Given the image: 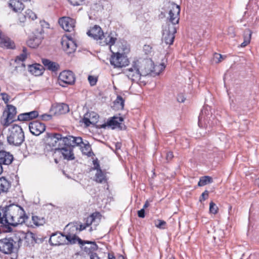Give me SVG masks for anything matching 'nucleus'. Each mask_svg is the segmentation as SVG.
Listing matches in <instances>:
<instances>
[{
  "label": "nucleus",
  "mask_w": 259,
  "mask_h": 259,
  "mask_svg": "<svg viewBox=\"0 0 259 259\" xmlns=\"http://www.w3.org/2000/svg\"><path fill=\"white\" fill-rule=\"evenodd\" d=\"M28 219L23 208L18 205L12 204L0 207V224L7 228L10 232L12 231L11 226L17 227L23 223L32 227V225L27 223Z\"/></svg>",
  "instance_id": "1"
},
{
  "label": "nucleus",
  "mask_w": 259,
  "mask_h": 259,
  "mask_svg": "<svg viewBox=\"0 0 259 259\" xmlns=\"http://www.w3.org/2000/svg\"><path fill=\"white\" fill-rule=\"evenodd\" d=\"M168 13L167 17V26L163 30V41L166 45H172L177 32L176 26L180 20V7L174 3H168Z\"/></svg>",
  "instance_id": "2"
},
{
  "label": "nucleus",
  "mask_w": 259,
  "mask_h": 259,
  "mask_svg": "<svg viewBox=\"0 0 259 259\" xmlns=\"http://www.w3.org/2000/svg\"><path fill=\"white\" fill-rule=\"evenodd\" d=\"M9 135L7 141L10 145L19 146L24 141V134L21 127L16 124H13L9 128Z\"/></svg>",
  "instance_id": "3"
},
{
  "label": "nucleus",
  "mask_w": 259,
  "mask_h": 259,
  "mask_svg": "<svg viewBox=\"0 0 259 259\" xmlns=\"http://www.w3.org/2000/svg\"><path fill=\"white\" fill-rule=\"evenodd\" d=\"M17 114L16 108L10 104H7L0 118V123L4 127H8L13 122L15 121Z\"/></svg>",
  "instance_id": "4"
},
{
  "label": "nucleus",
  "mask_w": 259,
  "mask_h": 259,
  "mask_svg": "<svg viewBox=\"0 0 259 259\" xmlns=\"http://www.w3.org/2000/svg\"><path fill=\"white\" fill-rule=\"evenodd\" d=\"M216 121L207 108L202 109L198 117V124L199 127L206 128H210L213 126L214 123H217Z\"/></svg>",
  "instance_id": "5"
},
{
  "label": "nucleus",
  "mask_w": 259,
  "mask_h": 259,
  "mask_svg": "<svg viewBox=\"0 0 259 259\" xmlns=\"http://www.w3.org/2000/svg\"><path fill=\"white\" fill-rule=\"evenodd\" d=\"M16 242L12 237L0 239V255H10L14 252Z\"/></svg>",
  "instance_id": "6"
},
{
  "label": "nucleus",
  "mask_w": 259,
  "mask_h": 259,
  "mask_svg": "<svg viewBox=\"0 0 259 259\" xmlns=\"http://www.w3.org/2000/svg\"><path fill=\"white\" fill-rule=\"evenodd\" d=\"M139 61H134L129 68L125 69L124 73L133 81H138L141 78L142 72L140 71Z\"/></svg>",
  "instance_id": "7"
},
{
  "label": "nucleus",
  "mask_w": 259,
  "mask_h": 259,
  "mask_svg": "<svg viewBox=\"0 0 259 259\" xmlns=\"http://www.w3.org/2000/svg\"><path fill=\"white\" fill-rule=\"evenodd\" d=\"M124 53H112L111 56L110 62V64L114 67L121 68L128 65L129 63L127 56Z\"/></svg>",
  "instance_id": "8"
},
{
  "label": "nucleus",
  "mask_w": 259,
  "mask_h": 259,
  "mask_svg": "<svg viewBox=\"0 0 259 259\" xmlns=\"http://www.w3.org/2000/svg\"><path fill=\"white\" fill-rule=\"evenodd\" d=\"M49 138L52 141V145L53 147H56L57 142H62L65 147L69 148H71L72 136H68L65 137H62V135L58 133H51L48 134Z\"/></svg>",
  "instance_id": "9"
},
{
  "label": "nucleus",
  "mask_w": 259,
  "mask_h": 259,
  "mask_svg": "<svg viewBox=\"0 0 259 259\" xmlns=\"http://www.w3.org/2000/svg\"><path fill=\"white\" fill-rule=\"evenodd\" d=\"M61 45L63 50L67 54L74 53L77 47L76 41L67 35H64L62 37Z\"/></svg>",
  "instance_id": "10"
},
{
  "label": "nucleus",
  "mask_w": 259,
  "mask_h": 259,
  "mask_svg": "<svg viewBox=\"0 0 259 259\" xmlns=\"http://www.w3.org/2000/svg\"><path fill=\"white\" fill-rule=\"evenodd\" d=\"M58 80L60 85L65 87L66 85L74 84L75 77L71 71L64 70L60 73Z\"/></svg>",
  "instance_id": "11"
},
{
  "label": "nucleus",
  "mask_w": 259,
  "mask_h": 259,
  "mask_svg": "<svg viewBox=\"0 0 259 259\" xmlns=\"http://www.w3.org/2000/svg\"><path fill=\"white\" fill-rule=\"evenodd\" d=\"M58 23L66 31L71 32L74 30L75 20L70 17H63L59 19Z\"/></svg>",
  "instance_id": "12"
},
{
  "label": "nucleus",
  "mask_w": 259,
  "mask_h": 259,
  "mask_svg": "<svg viewBox=\"0 0 259 259\" xmlns=\"http://www.w3.org/2000/svg\"><path fill=\"white\" fill-rule=\"evenodd\" d=\"M29 129L32 134L39 136L45 131L46 125L40 121H33L29 123Z\"/></svg>",
  "instance_id": "13"
},
{
  "label": "nucleus",
  "mask_w": 259,
  "mask_h": 259,
  "mask_svg": "<svg viewBox=\"0 0 259 259\" xmlns=\"http://www.w3.org/2000/svg\"><path fill=\"white\" fill-rule=\"evenodd\" d=\"M123 121V118L121 116H114L109 118L106 124L108 126L111 127L112 129L118 128L120 130L125 128V125H122V122Z\"/></svg>",
  "instance_id": "14"
},
{
  "label": "nucleus",
  "mask_w": 259,
  "mask_h": 259,
  "mask_svg": "<svg viewBox=\"0 0 259 259\" xmlns=\"http://www.w3.org/2000/svg\"><path fill=\"white\" fill-rule=\"evenodd\" d=\"M87 33L89 36L93 37L96 40H102L104 37V34L101 28L97 25L91 28Z\"/></svg>",
  "instance_id": "15"
},
{
  "label": "nucleus",
  "mask_w": 259,
  "mask_h": 259,
  "mask_svg": "<svg viewBox=\"0 0 259 259\" xmlns=\"http://www.w3.org/2000/svg\"><path fill=\"white\" fill-rule=\"evenodd\" d=\"M80 247L84 252L89 254L94 253L93 252L97 250L98 246L95 242L90 241H82Z\"/></svg>",
  "instance_id": "16"
},
{
  "label": "nucleus",
  "mask_w": 259,
  "mask_h": 259,
  "mask_svg": "<svg viewBox=\"0 0 259 259\" xmlns=\"http://www.w3.org/2000/svg\"><path fill=\"white\" fill-rule=\"evenodd\" d=\"M65 235L61 233H55L52 234L50 238V243L54 246L64 244Z\"/></svg>",
  "instance_id": "17"
},
{
  "label": "nucleus",
  "mask_w": 259,
  "mask_h": 259,
  "mask_svg": "<svg viewBox=\"0 0 259 259\" xmlns=\"http://www.w3.org/2000/svg\"><path fill=\"white\" fill-rule=\"evenodd\" d=\"M14 157L10 152L0 150V164L8 165L12 162Z\"/></svg>",
  "instance_id": "18"
},
{
  "label": "nucleus",
  "mask_w": 259,
  "mask_h": 259,
  "mask_svg": "<svg viewBox=\"0 0 259 259\" xmlns=\"http://www.w3.org/2000/svg\"><path fill=\"white\" fill-rule=\"evenodd\" d=\"M55 150L61 153L64 158L65 159L70 160H73L75 158L72 148H69L65 146L61 148L58 147L57 148H55Z\"/></svg>",
  "instance_id": "19"
},
{
  "label": "nucleus",
  "mask_w": 259,
  "mask_h": 259,
  "mask_svg": "<svg viewBox=\"0 0 259 259\" xmlns=\"http://www.w3.org/2000/svg\"><path fill=\"white\" fill-rule=\"evenodd\" d=\"M39 115L38 112L36 110H34L29 112L21 113L18 116V120L26 121L32 120L37 117Z\"/></svg>",
  "instance_id": "20"
},
{
  "label": "nucleus",
  "mask_w": 259,
  "mask_h": 259,
  "mask_svg": "<svg viewBox=\"0 0 259 259\" xmlns=\"http://www.w3.org/2000/svg\"><path fill=\"white\" fill-rule=\"evenodd\" d=\"M76 233L77 232H72V231H70L69 228L67 234L65 235V238L68 240L70 244H74L77 242L78 244L80 245L82 243L83 240L76 235Z\"/></svg>",
  "instance_id": "21"
},
{
  "label": "nucleus",
  "mask_w": 259,
  "mask_h": 259,
  "mask_svg": "<svg viewBox=\"0 0 259 259\" xmlns=\"http://www.w3.org/2000/svg\"><path fill=\"white\" fill-rule=\"evenodd\" d=\"M0 47L13 49L15 47L14 42L8 36L3 35L0 38Z\"/></svg>",
  "instance_id": "22"
},
{
  "label": "nucleus",
  "mask_w": 259,
  "mask_h": 259,
  "mask_svg": "<svg viewBox=\"0 0 259 259\" xmlns=\"http://www.w3.org/2000/svg\"><path fill=\"white\" fill-rule=\"evenodd\" d=\"M28 71L35 76H39L43 73L44 67L39 64L29 65Z\"/></svg>",
  "instance_id": "23"
},
{
  "label": "nucleus",
  "mask_w": 259,
  "mask_h": 259,
  "mask_svg": "<svg viewBox=\"0 0 259 259\" xmlns=\"http://www.w3.org/2000/svg\"><path fill=\"white\" fill-rule=\"evenodd\" d=\"M11 186V182L5 177H0V194L7 193Z\"/></svg>",
  "instance_id": "24"
},
{
  "label": "nucleus",
  "mask_w": 259,
  "mask_h": 259,
  "mask_svg": "<svg viewBox=\"0 0 259 259\" xmlns=\"http://www.w3.org/2000/svg\"><path fill=\"white\" fill-rule=\"evenodd\" d=\"M79 146L80 148V150L82 154L87 155L88 157H91L94 155V154L92 151L91 145H90L88 141H85V142H83L82 141V144H81V146Z\"/></svg>",
  "instance_id": "25"
},
{
  "label": "nucleus",
  "mask_w": 259,
  "mask_h": 259,
  "mask_svg": "<svg viewBox=\"0 0 259 259\" xmlns=\"http://www.w3.org/2000/svg\"><path fill=\"white\" fill-rule=\"evenodd\" d=\"M9 6L15 12H21L24 8L23 4L20 0H10Z\"/></svg>",
  "instance_id": "26"
},
{
  "label": "nucleus",
  "mask_w": 259,
  "mask_h": 259,
  "mask_svg": "<svg viewBox=\"0 0 259 259\" xmlns=\"http://www.w3.org/2000/svg\"><path fill=\"white\" fill-rule=\"evenodd\" d=\"M55 113L58 114H63L69 112V108L67 104L60 103L55 107Z\"/></svg>",
  "instance_id": "27"
},
{
  "label": "nucleus",
  "mask_w": 259,
  "mask_h": 259,
  "mask_svg": "<svg viewBox=\"0 0 259 259\" xmlns=\"http://www.w3.org/2000/svg\"><path fill=\"white\" fill-rule=\"evenodd\" d=\"M44 65L49 70L55 71L57 70L59 65L55 62L51 61L50 60L44 59L42 60Z\"/></svg>",
  "instance_id": "28"
},
{
  "label": "nucleus",
  "mask_w": 259,
  "mask_h": 259,
  "mask_svg": "<svg viewBox=\"0 0 259 259\" xmlns=\"http://www.w3.org/2000/svg\"><path fill=\"white\" fill-rule=\"evenodd\" d=\"M95 180L98 183H106L107 182L106 174L102 170H99L95 174Z\"/></svg>",
  "instance_id": "29"
},
{
  "label": "nucleus",
  "mask_w": 259,
  "mask_h": 259,
  "mask_svg": "<svg viewBox=\"0 0 259 259\" xmlns=\"http://www.w3.org/2000/svg\"><path fill=\"white\" fill-rule=\"evenodd\" d=\"M68 227L70 228V231L76 232L83 231V230L85 229L87 227H88L84 224H78L77 223L75 224H69L66 227Z\"/></svg>",
  "instance_id": "30"
},
{
  "label": "nucleus",
  "mask_w": 259,
  "mask_h": 259,
  "mask_svg": "<svg viewBox=\"0 0 259 259\" xmlns=\"http://www.w3.org/2000/svg\"><path fill=\"white\" fill-rule=\"evenodd\" d=\"M41 42V39L37 37L30 38L27 41V44L28 47L31 48H35L37 47Z\"/></svg>",
  "instance_id": "31"
},
{
  "label": "nucleus",
  "mask_w": 259,
  "mask_h": 259,
  "mask_svg": "<svg viewBox=\"0 0 259 259\" xmlns=\"http://www.w3.org/2000/svg\"><path fill=\"white\" fill-rule=\"evenodd\" d=\"M105 38L104 44L103 45H108L109 46H111L113 45L116 40H117V38L116 37H114V35L111 33L109 34H108L107 36H105L104 37Z\"/></svg>",
  "instance_id": "32"
},
{
  "label": "nucleus",
  "mask_w": 259,
  "mask_h": 259,
  "mask_svg": "<svg viewBox=\"0 0 259 259\" xmlns=\"http://www.w3.org/2000/svg\"><path fill=\"white\" fill-rule=\"evenodd\" d=\"M31 219L33 225L35 226L43 225L46 223V220L44 217L32 215Z\"/></svg>",
  "instance_id": "33"
},
{
  "label": "nucleus",
  "mask_w": 259,
  "mask_h": 259,
  "mask_svg": "<svg viewBox=\"0 0 259 259\" xmlns=\"http://www.w3.org/2000/svg\"><path fill=\"white\" fill-rule=\"evenodd\" d=\"M212 182V179L211 177L209 176H203L200 178L198 185L200 187H202Z\"/></svg>",
  "instance_id": "34"
},
{
  "label": "nucleus",
  "mask_w": 259,
  "mask_h": 259,
  "mask_svg": "<svg viewBox=\"0 0 259 259\" xmlns=\"http://www.w3.org/2000/svg\"><path fill=\"white\" fill-rule=\"evenodd\" d=\"M81 144H82V139L81 137L72 136L71 148L72 149L75 146H81Z\"/></svg>",
  "instance_id": "35"
},
{
  "label": "nucleus",
  "mask_w": 259,
  "mask_h": 259,
  "mask_svg": "<svg viewBox=\"0 0 259 259\" xmlns=\"http://www.w3.org/2000/svg\"><path fill=\"white\" fill-rule=\"evenodd\" d=\"M27 57L26 48H24L23 49V52L22 54L17 56L15 59V62L19 63L20 62H23L25 60Z\"/></svg>",
  "instance_id": "36"
},
{
  "label": "nucleus",
  "mask_w": 259,
  "mask_h": 259,
  "mask_svg": "<svg viewBox=\"0 0 259 259\" xmlns=\"http://www.w3.org/2000/svg\"><path fill=\"white\" fill-rule=\"evenodd\" d=\"M24 17L29 19L34 20L36 19V15L32 12L31 10L28 9L25 12Z\"/></svg>",
  "instance_id": "37"
},
{
  "label": "nucleus",
  "mask_w": 259,
  "mask_h": 259,
  "mask_svg": "<svg viewBox=\"0 0 259 259\" xmlns=\"http://www.w3.org/2000/svg\"><path fill=\"white\" fill-rule=\"evenodd\" d=\"M252 35V31L249 29H246L244 31L243 39L244 40L250 42Z\"/></svg>",
  "instance_id": "38"
},
{
  "label": "nucleus",
  "mask_w": 259,
  "mask_h": 259,
  "mask_svg": "<svg viewBox=\"0 0 259 259\" xmlns=\"http://www.w3.org/2000/svg\"><path fill=\"white\" fill-rule=\"evenodd\" d=\"M88 117L92 120V122H93L94 124L97 122L99 118V115L94 112H91L90 113H88Z\"/></svg>",
  "instance_id": "39"
},
{
  "label": "nucleus",
  "mask_w": 259,
  "mask_h": 259,
  "mask_svg": "<svg viewBox=\"0 0 259 259\" xmlns=\"http://www.w3.org/2000/svg\"><path fill=\"white\" fill-rule=\"evenodd\" d=\"M218 207L216 204L212 201H211L209 203V212L212 214H217L218 212Z\"/></svg>",
  "instance_id": "40"
},
{
  "label": "nucleus",
  "mask_w": 259,
  "mask_h": 259,
  "mask_svg": "<svg viewBox=\"0 0 259 259\" xmlns=\"http://www.w3.org/2000/svg\"><path fill=\"white\" fill-rule=\"evenodd\" d=\"M165 68V66L164 63H161L158 66H156L154 67L155 74L159 75L161 72H162Z\"/></svg>",
  "instance_id": "41"
},
{
  "label": "nucleus",
  "mask_w": 259,
  "mask_h": 259,
  "mask_svg": "<svg viewBox=\"0 0 259 259\" xmlns=\"http://www.w3.org/2000/svg\"><path fill=\"white\" fill-rule=\"evenodd\" d=\"M95 217L94 214H92L91 215H90L87 218L86 221H85V223H84V224L86 225V226L89 227L93 223V222L95 221Z\"/></svg>",
  "instance_id": "42"
},
{
  "label": "nucleus",
  "mask_w": 259,
  "mask_h": 259,
  "mask_svg": "<svg viewBox=\"0 0 259 259\" xmlns=\"http://www.w3.org/2000/svg\"><path fill=\"white\" fill-rule=\"evenodd\" d=\"M83 122L86 126H89L91 124H95L93 122H92V120L88 117V114H85L83 118Z\"/></svg>",
  "instance_id": "43"
},
{
  "label": "nucleus",
  "mask_w": 259,
  "mask_h": 259,
  "mask_svg": "<svg viewBox=\"0 0 259 259\" xmlns=\"http://www.w3.org/2000/svg\"><path fill=\"white\" fill-rule=\"evenodd\" d=\"M116 104H119L121 109H123L124 105V100L120 96H117V98L115 100Z\"/></svg>",
  "instance_id": "44"
},
{
  "label": "nucleus",
  "mask_w": 259,
  "mask_h": 259,
  "mask_svg": "<svg viewBox=\"0 0 259 259\" xmlns=\"http://www.w3.org/2000/svg\"><path fill=\"white\" fill-rule=\"evenodd\" d=\"M166 222L163 220H158L157 223H155V226L159 229H164Z\"/></svg>",
  "instance_id": "45"
},
{
  "label": "nucleus",
  "mask_w": 259,
  "mask_h": 259,
  "mask_svg": "<svg viewBox=\"0 0 259 259\" xmlns=\"http://www.w3.org/2000/svg\"><path fill=\"white\" fill-rule=\"evenodd\" d=\"M97 78L92 75H89L88 76V80L91 86L95 85L97 82Z\"/></svg>",
  "instance_id": "46"
},
{
  "label": "nucleus",
  "mask_w": 259,
  "mask_h": 259,
  "mask_svg": "<svg viewBox=\"0 0 259 259\" xmlns=\"http://www.w3.org/2000/svg\"><path fill=\"white\" fill-rule=\"evenodd\" d=\"M39 117L42 120L48 121L52 119V115L48 114H43Z\"/></svg>",
  "instance_id": "47"
},
{
  "label": "nucleus",
  "mask_w": 259,
  "mask_h": 259,
  "mask_svg": "<svg viewBox=\"0 0 259 259\" xmlns=\"http://www.w3.org/2000/svg\"><path fill=\"white\" fill-rule=\"evenodd\" d=\"M93 162L94 165V167H93V169L97 170V171H98L99 170H101V169L100 168L99 161L97 159H96V160H94Z\"/></svg>",
  "instance_id": "48"
},
{
  "label": "nucleus",
  "mask_w": 259,
  "mask_h": 259,
  "mask_svg": "<svg viewBox=\"0 0 259 259\" xmlns=\"http://www.w3.org/2000/svg\"><path fill=\"white\" fill-rule=\"evenodd\" d=\"M1 96L2 97V99L5 102V104H7L9 102L10 97L9 96L5 93H3L1 94Z\"/></svg>",
  "instance_id": "49"
},
{
  "label": "nucleus",
  "mask_w": 259,
  "mask_h": 259,
  "mask_svg": "<svg viewBox=\"0 0 259 259\" xmlns=\"http://www.w3.org/2000/svg\"><path fill=\"white\" fill-rule=\"evenodd\" d=\"M73 6H79L81 4L83 0H68Z\"/></svg>",
  "instance_id": "50"
},
{
  "label": "nucleus",
  "mask_w": 259,
  "mask_h": 259,
  "mask_svg": "<svg viewBox=\"0 0 259 259\" xmlns=\"http://www.w3.org/2000/svg\"><path fill=\"white\" fill-rule=\"evenodd\" d=\"M208 197V192L207 190H205L203 192L200 197V201H202L206 199Z\"/></svg>",
  "instance_id": "51"
},
{
  "label": "nucleus",
  "mask_w": 259,
  "mask_h": 259,
  "mask_svg": "<svg viewBox=\"0 0 259 259\" xmlns=\"http://www.w3.org/2000/svg\"><path fill=\"white\" fill-rule=\"evenodd\" d=\"M138 215L139 218H144L145 217V211L144 209H141L138 211Z\"/></svg>",
  "instance_id": "52"
},
{
  "label": "nucleus",
  "mask_w": 259,
  "mask_h": 259,
  "mask_svg": "<svg viewBox=\"0 0 259 259\" xmlns=\"http://www.w3.org/2000/svg\"><path fill=\"white\" fill-rule=\"evenodd\" d=\"M222 58L223 57L221 54L215 53L214 55V58L218 59V61H216L217 63L221 62Z\"/></svg>",
  "instance_id": "53"
},
{
  "label": "nucleus",
  "mask_w": 259,
  "mask_h": 259,
  "mask_svg": "<svg viewBox=\"0 0 259 259\" xmlns=\"http://www.w3.org/2000/svg\"><path fill=\"white\" fill-rule=\"evenodd\" d=\"M173 153L172 152H168L166 154V159L167 160H171L173 157Z\"/></svg>",
  "instance_id": "54"
},
{
  "label": "nucleus",
  "mask_w": 259,
  "mask_h": 259,
  "mask_svg": "<svg viewBox=\"0 0 259 259\" xmlns=\"http://www.w3.org/2000/svg\"><path fill=\"white\" fill-rule=\"evenodd\" d=\"M90 259H100L97 253H92L90 255Z\"/></svg>",
  "instance_id": "55"
},
{
  "label": "nucleus",
  "mask_w": 259,
  "mask_h": 259,
  "mask_svg": "<svg viewBox=\"0 0 259 259\" xmlns=\"http://www.w3.org/2000/svg\"><path fill=\"white\" fill-rule=\"evenodd\" d=\"M108 259H115V257L112 253H109L108 255Z\"/></svg>",
  "instance_id": "56"
},
{
  "label": "nucleus",
  "mask_w": 259,
  "mask_h": 259,
  "mask_svg": "<svg viewBox=\"0 0 259 259\" xmlns=\"http://www.w3.org/2000/svg\"><path fill=\"white\" fill-rule=\"evenodd\" d=\"M250 42L247 41L246 40L245 41H243V42L241 44V47H246V46H247Z\"/></svg>",
  "instance_id": "57"
},
{
  "label": "nucleus",
  "mask_w": 259,
  "mask_h": 259,
  "mask_svg": "<svg viewBox=\"0 0 259 259\" xmlns=\"http://www.w3.org/2000/svg\"><path fill=\"white\" fill-rule=\"evenodd\" d=\"M149 206V203L148 200H147L145 202V204H144L142 209H144L145 210V209L147 208Z\"/></svg>",
  "instance_id": "58"
},
{
  "label": "nucleus",
  "mask_w": 259,
  "mask_h": 259,
  "mask_svg": "<svg viewBox=\"0 0 259 259\" xmlns=\"http://www.w3.org/2000/svg\"><path fill=\"white\" fill-rule=\"evenodd\" d=\"M185 99L183 97H180L178 98V101L179 102L183 103L185 101Z\"/></svg>",
  "instance_id": "59"
},
{
  "label": "nucleus",
  "mask_w": 259,
  "mask_h": 259,
  "mask_svg": "<svg viewBox=\"0 0 259 259\" xmlns=\"http://www.w3.org/2000/svg\"><path fill=\"white\" fill-rule=\"evenodd\" d=\"M229 29L232 31V36H235V33L234 32V28L233 27H230Z\"/></svg>",
  "instance_id": "60"
},
{
  "label": "nucleus",
  "mask_w": 259,
  "mask_h": 259,
  "mask_svg": "<svg viewBox=\"0 0 259 259\" xmlns=\"http://www.w3.org/2000/svg\"><path fill=\"white\" fill-rule=\"evenodd\" d=\"M120 146H121V144L120 143H117L116 144V148L117 149H120Z\"/></svg>",
  "instance_id": "61"
},
{
  "label": "nucleus",
  "mask_w": 259,
  "mask_h": 259,
  "mask_svg": "<svg viewBox=\"0 0 259 259\" xmlns=\"http://www.w3.org/2000/svg\"><path fill=\"white\" fill-rule=\"evenodd\" d=\"M3 168L2 167V165L0 164V175L3 172Z\"/></svg>",
  "instance_id": "62"
},
{
  "label": "nucleus",
  "mask_w": 259,
  "mask_h": 259,
  "mask_svg": "<svg viewBox=\"0 0 259 259\" xmlns=\"http://www.w3.org/2000/svg\"><path fill=\"white\" fill-rule=\"evenodd\" d=\"M256 183L259 186V178L256 180Z\"/></svg>",
  "instance_id": "63"
},
{
  "label": "nucleus",
  "mask_w": 259,
  "mask_h": 259,
  "mask_svg": "<svg viewBox=\"0 0 259 259\" xmlns=\"http://www.w3.org/2000/svg\"><path fill=\"white\" fill-rule=\"evenodd\" d=\"M4 34L2 33L1 30H0V38H1V37L3 36Z\"/></svg>",
  "instance_id": "64"
}]
</instances>
